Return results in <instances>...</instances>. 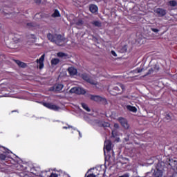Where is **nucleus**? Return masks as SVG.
Listing matches in <instances>:
<instances>
[{
    "mask_svg": "<svg viewBox=\"0 0 177 177\" xmlns=\"http://www.w3.org/2000/svg\"><path fill=\"white\" fill-rule=\"evenodd\" d=\"M101 127H104V128H107L110 127V123L104 122L102 124H100Z\"/></svg>",
    "mask_w": 177,
    "mask_h": 177,
    "instance_id": "28",
    "label": "nucleus"
},
{
    "mask_svg": "<svg viewBox=\"0 0 177 177\" xmlns=\"http://www.w3.org/2000/svg\"><path fill=\"white\" fill-rule=\"evenodd\" d=\"M35 3H41V0H35Z\"/></svg>",
    "mask_w": 177,
    "mask_h": 177,
    "instance_id": "41",
    "label": "nucleus"
},
{
    "mask_svg": "<svg viewBox=\"0 0 177 177\" xmlns=\"http://www.w3.org/2000/svg\"><path fill=\"white\" fill-rule=\"evenodd\" d=\"M68 128H72V129H74V131H75V128L71 127V126H68V127H64L63 129H68Z\"/></svg>",
    "mask_w": 177,
    "mask_h": 177,
    "instance_id": "37",
    "label": "nucleus"
},
{
    "mask_svg": "<svg viewBox=\"0 0 177 177\" xmlns=\"http://www.w3.org/2000/svg\"><path fill=\"white\" fill-rule=\"evenodd\" d=\"M171 118H172V116L171 113L166 114L165 120H167V121H171Z\"/></svg>",
    "mask_w": 177,
    "mask_h": 177,
    "instance_id": "27",
    "label": "nucleus"
},
{
    "mask_svg": "<svg viewBox=\"0 0 177 177\" xmlns=\"http://www.w3.org/2000/svg\"><path fill=\"white\" fill-rule=\"evenodd\" d=\"M79 132V135L80 136V138H82V136L81 135V132L80 131H77Z\"/></svg>",
    "mask_w": 177,
    "mask_h": 177,
    "instance_id": "43",
    "label": "nucleus"
},
{
    "mask_svg": "<svg viewBox=\"0 0 177 177\" xmlns=\"http://www.w3.org/2000/svg\"><path fill=\"white\" fill-rule=\"evenodd\" d=\"M136 73H142L143 71V68H138L137 69L135 70Z\"/></svg>",
    "mask_w": 177,
    "mask_h": 177,
    "instance_id": "34",
    "label": "nucleus"
},
{
    "mask_svg": "<svg viewBox=\"0 0 177 177\" xmlns=\"http://www.w3.org/2000/svg\"><path fill=\"white\" fill-rule=\"evenodd\" d=\"M83 80H84L85 81H87L88 82H89L90 84H91L92 85H97V82H95L93 80H91V79H89V77H88V76L86 75H83Z\"/></svg>",
    "mask_w": 177,
    "mask_h": 177,
    "instance_id": "14",
    "label": "nucleus"
},
{
    "mask_svg": "<svg viewBox=\"0 0 177 177\" xmlns=\"http://www.w3.org/2000/svg\"><path fill=\"white\" fill-rule=\"evenodd\" d=\"M91 24L95 26V27H102V22L100 21H93L91 22Z\"/></svg>",
    "mask_w": 177,
    "mask_h": 177,
    "instance_id": "20",
    "label": "nucleus"
},
{
    "mask_svg": "<svg viewBox=\"0 0 177 177\" xmlns=\"http://www.w3.org/2000/svg\"><path fill=\"white\" fill-rule=\"evenodd\" d=\"M68 71L70 75H75V74H77V70L74 67L68 68Z\"/></svg>",
    "mask_w": 177,
    "mask_h": 177,
    "instance_id": "16",
    "label": "nucleus"
},
{
    "mask_svg": "<svg viewBox=\"0 0 177 177\" xmlns=\"http://www.w3.org/2000/svg\"><path fill=\"white\" fill-rule=\"evenodd\" d=\"M151 31H153V32H158V29H157V28H151Z\"/></svg>",
    "mask_w": 177,
    "mask_h": 177,
    "instance_id": "39",
    "label": "nucleus"
},
{
    "mask_svg": "<svg viewBox=\"0 0 177 177\" xmlns=\"http://www.w3.org/2000/svg\"><path fill=\"white\" fill-rule=\"evenodd\" d=\"M59 176L60 177H70V176H68V174L63 173V172L59 174Z\"/></svg>",
    "mask_w": 177,
    "mask_h": 177,
    "instance_id": "32",
    "label": "nucleus"
},
{
    "mask_svg": "<svg viewBox=\"0 0 177 177\" xmlns=\"http://www.w3.org/2000/svg\"><path fill=\"white\" fill-rule=\"evenodd\" d=\"M111 53L113 56H114V57H117V53L114 50H111Z\"/></svg>",
    "mask_w": 177,
    "mask_h": 177,
    "instance_id": "36",
    "label": "nucleus"
},
{
    "mask_svg": "<svg viewBox=\"0 0 177 177\" xmlns=\"http://www.w3.org/2000/svg\"><path fill=\"white\" fill-rule=\"evenodd\" d=\"M45 59V53H44L39 59H37V63L39 64V68H44V60Z\"/></svg>",
    "mask_w": 177,
    "mask_h": 177,
    "instance_id": "8",
    "label": "nucleus"
},
{
    "mask_svg": "<svg viewBox=\"0 0 177 177\" xmlns=\"http://www.w3.org/2000/svg\"><path fill=\"white\" fill-rule=\"evenodd\" d=\"M126 107L129 111H131L132 113H136L138 111V109L133 106L127 105Z\"/></svg>",
    "mask_w": 177,
    "mask_h": 177,
    "instance_id": "18",
    "label": "nucleus"
},
{
    "mask_svg": "<svg viewBox=\"0 0 177 177\" xmlns=\"http://www.w3.org/2000/svg\"><path fill=\"white\" fill-rule=\"evenodd\" d=\"M57 55L58 57H67V55L64 53H58Z\"/></svg>",
    "mask_w": 177,
    "mask_h": 177,
    "instance_id": "26",
    "label": "nucleus"
},
{
    "mask_svg": "<svg viewBox=\"0 0 177 177\" xmlns=\"http://www.w3.org/2000/svg\"><path fill=\"white\" fill-rule=\"evenodd\" d=\"M169 165H170V167H171V168L174 169V172L177 174V161L172 160H169Z\"/></svg>",
    "mask_w": 177,
    "mask_h": 177,
    "instance_id": "10",
    "label": "nucleus"
},
{
    "mask_svg": "<svg viewBox=\"0 0 177 177\" xmlns=\"http://www.w3.org/2000/svg\"><path fill=\"white\" fill-rule=\"evenodd\" d=\"M35 19H42V13H37L35 15Z\"/></svg>",
    "mask_w": 177,
    "mask_h": 177,
    "instance_id": "30",
    "label": "nucleus"
},
{
    "mask_svg": "<svg viewBox=\"0 0 177 177\" xmlns=\"http://www.w3.org/2000/svg\"><path fill=\"white\" fill-rule=\"evenodd\" d=\"M160 165H161L158 163L156 169L153 170V177H162V167H160Z\"/></svg>",
    "mask_w": 177,
    "mask_h": 177,
    "instance_id": "2",
    "label": "nucleus"
},
{
    "mask_svg": "<svg viewBox=\"0 0 177 177\" xmlns=\"http://www.w3.org/2000/svg\"><path fill=\"white\" fill-rule=\"evenodd\" d=\"M112 147H113L111 146V142L109 140H106L104 142V153L105 156H106V151L107 152L110 151V150H111Z\"/></svg>",
    "mask_w": 177,
    "mask_h": 177,
    "instance_id": "6",
    "label": "nucleus"
},
{
    "mask_svg": "<svg viewBox=\"0 0 177 177\" xmlns=\"http://www.w3.org/2000/svg\"><path fill=\"white\" fill-rule=\"evenodd\" d=\"M112 135L113 136H115V133L114 132V131H112Z\"/></svg>",
    "mask_w": 177,
    "mask_h": 177,
    "instance_id": "42",
    "label": "nucleus"
},
{
    "mask_svg": "<svg viewBox=\"0 0 177 177\" xmlns=\"http://www.w3.org/2000/svg\"><path fill=\"white\" fill-rule=\"evenodd\" d=\"M154 12L155 13H157L160 17H162V16H165V15H167V11L162 8H157Z\"/></svg>",
    "mask_w": 177,
    "mask_h": 177,
    "instance_id": "9",
    "label": "nucleus"
},
{
    "mask_svg": "<svg viewBox=\"0 0 177 177\" xmlns=\"http://www.w3.org/2000/svg\"><path fill=\"white\" fill-rule=\"evenodd\" d=\"M91 100H93V102H102V103H107V100H106V98L103 97H100L99 95H90Z\"/></svg>",
    "mask_w": 177,
    "mask_h": 177,
    "instance_id": "4",
    "label": "nucleus"
},
{
    "mask_svg": "<svg viewBox=\"0 0 177 177\" xmlns=\"http://www.w3.org/2000/svg\"><path fill=\"white\" fill-rule=\"evenodd\" d=\"M26 26L29 30H37V28H39V25L37 24V23L35 22L28 23Z\"/></svg>",
    "mask_w": 177,
    "mask_h": 177,
    "instance_id": "7",
    "label": "nucleus"
},
{
    "mask_svg": "<svg viewBox=\"0 0 177 177\" xmlns=\"http://www.w3.org/2000/svg\"><path fill=\"white\" fill-rule=\"evenodd\" d=\"M71 93H76L77 95H85L86 91L81 87H73L70 90Z\"/></svg>",
    "mask_w": 177,
    "mask_h": 177,
    "instance_id": "3",
    "label": "nucleus"
},
{
    "mask_svg": "<svg viewBox=\"0 0 177 177\" xmlns=\"http://www.w3.org/2000/svg\"><path fill=\"white\" fill-rule=\"evenodd\" d=\"M12 39L15 44L20 42V37H15Z\"/></svg>",
    "mask_w": 177,
    "mask_h": 177,
    "instance_id": "31",
    "label": "nucleus"
},
{
    "mask_svg": "<svg viewBox=\"0 0 177 177\" xmlns=\"http://www.w3.org/2000/svg\"><path fill=\"white\" fill-rule=\"evenodd\" d=\"M59 62L60 60H59V59L55 58L51 60V64H53V66H56V64H59Z\"/></svg>",
    "mask_w": 177,
    "mask_h": 177,
    "instance_id": "21",
    "label": "nucleus"
},
{
    "mask_svg": "<svg viewBox=\"0 0 177 177\" xmlns=\"http://www.w3.org/2000/svg\"><path fill=\"white\" fill-rule=\"evenodd\" d=\"M47 38L49 41H51V42H55V44L59 46H62V45L64 44V39L60 35L53 36L52 34H48L47 35Z\"/></svg>",
    "mask_w": 177,
    "mask_h": 177,
    "instance_id": "1",
    "label": "nucleus"
},
{
    "mask_svg": "<svg viewBox=\"0 0 177 177\" xmlns=\"http://www.w3.org/2000/svg\"><path fill=\"white\" fill-rule=\"evenodd\" d=\"M64 87V86L62 84H55L53 86V91H54V92H60Z\"/></svg>",
    "mask_w": 177,
    "mask_h": 177,
    "instance_id": "12",
    "label": "nucleus"
},
{
    "mask_svg": "<svg viewBox=\"0 0 177 177\" xmlns=\"http://www.w3.org/2000/svg\"><path fill=\"white\" fill-rule=\"evenodd\" d=\"M41 104L43 106H45V102H41Z\"/></svg>",
    "mask_w": 177,
    "mask_h": 177,
    "instance_id": "44",
    "label": "nucleus"
},
{
    "mask_svg": "<svg viewBox=\"0 0 177 177\" xmlns=\"http://www.w3.org/2000/svg\"><path fill=\"white\" fill-rule=\"evenodd\" d=\"M60 174H57L56 173H53L50 174V177H60Z\"/></svg>",
    "mask_w": 177,
    "mask_h": 177,
    "instance_id": "33",
    "label": "nucleus"
},
{
    "mask_svg": "<svg viewBox=\"0 0 177 177\" xmlns=\"http://www.w3.org/2000/svg\"><path fill=\"white\" fill-rule=\"evenodd\" d=\"M53 17H60V12H59V10H55L54 11V13L52 15Z\"/></svg>",
    "mask_w": 177,
    "mask_h": 177,
    "instance_id": "22",
    "label": "nucleus"
},
{
    "mask_svg": "<svg viewBox=\"0 0 177 177\" xmlns=\"http://www.w3.org/2000/svg\"><path fill=\"white\" fill-rule=\"evenodd\" d=\"M30 171H31L32 174H33V175L38 176L39 173L37 171V168L32 167V169H30Z\"/></svg>",
    "mask_w": 177,
    "mask_h": 177,
    "instance_id": "25",
    "label": "nucleus"
},
{
    "mask_svg": "<svg viewBox=\"0 0 177 177\" xmlns=\"http://www.w3.org/2000/svg\"><path fill=\"white\" fill-rule=\"evenodd\" d=\"M124 85L121 84H118L116 86H114V90L117 91L118 92L120 91H124Z\"/></svg>",
    "mask_w": 177,
    "mask_h": 177,
    "instance_id": "17",
    "label": "nucleus"
},
{
    "mask_svg": "<svg viewBox=\"0 0 177 177\" xmlns=\"http://www.w3.org/2000/svg\"><path fill=\"white\" fill-rule=\"evenodd\" d=\"M17 111H12V113H16Z\"/></svg>",
    "mask_w": 177,
    "mask_h": 177,
    "instance_id": "45",
    "label": "nucleus"
},
{
    "mask_svg": "<svg viewBox=\"0 0 177 177\" xmlns=\"http://www.w3.org/2000/svg\"><path fill=\"white\" fill-rule=\"evenodd\" d=\"M45 106L47 107V109H50V110H54L55 111H58L59 110V106H56L55 104H45Z\"/></svg>",
    "mask_w": 177,
    "mask_h": 177,
    "instance_id": "11",
    "label": "nucleus"
},
{
    "mask_svg": "<svg viewBox=\"0 0 177 177\" xmlns=\"http://www.w3.org/2000/svg\"><path fill=\"white\" fill-rule=\"evenodd\" d=\"M84 23L82 22V20L81 19H75L73 21H71V24L74 25L75 24L76 26H82Z\"/></svg>",
    "mask_w": 177,
    "mask_h": 177,
    "instance_id": "13",
    "label": "nucleus"
},
{
    "mask_svg": "<svg viewBox=\"0 0 177 177\" xmlns=\"http://www.w3.org/2000/svg\"><path fill=\"white\" fill-rule=\"evenodd\" d=\"M168 4L169 5V6L175 7L177 5V2L175 0H172L169 1Z\"/></svg>",
    "mask_w": 177,
    "mask_h": 177,
    "instance_id": "23",
    "label": "nucleus"
},
{
    "mask_svg": "<svg viewBox=\"0 0 177 177\" xmlns=\"http://www.w3.org/2000/svg\"><path fill=\"white\" fill-rule=\"evenodd\" d=\"M114 128H115V129H118V128H120V125H119L118 124H117V123H115V124H114Z\"/></svg>",
    "mask_w": 177,
    "mask_h": 177,
    "instance_id": "38",
    "label": "nucleus"
},
{
    "mask_svg": "<svg viewBox=\"0 0 177 177\" xmlns=\"http://www.w3.org/2000/svg\"><path fill=\"white\" fill-rule=\"evenodd\" d=\"M97 10L98 8L96 5L90 6V11L91 12V13H96L97 12Z\"/></svg>",
    "mask_w": 177,
    "mask_h": 177,
    "instance_id": "19",
    "label": "nucleus"
},
{
    "mask_svg": "<svg viewBox=\"0 0 177 177\" xmlns=\"http://www.w3.org/2000/svg\"><path fill=\"white\" fill-rule=\"evenodd\" d=\"M0 160L1 161H4V160H6V155L3 153H0Z\"/></svg>",
    "mask_w": 177,
    "mask_h": 177,
    "instance_id": "29",
    "label": "nucleus"
},
{
    "mask_svg": "<svg viewBox=\"0 0 177 177\" xmlns=\"http://www.w3.org/2000/svg\"><path fill=\"white\" fill-rule=\"evenodd\" d=\"M154 71H158L160 70V66L156 64L153 68Z\"/></svg>",
    "mask_w": 177,
    "mask_h": 177,
    "instance_id": "35",
    "label": "nucleus"
},
{
    "mask_svg": "<svg viewBox=\"0 0 177 177\" xmlns=\"http://www.w3.org/2000/svg\"><path fill=\"white\" fill-rule=\"evenodd\" d=\"M82 106L84 110H86V111H91V109H89V107H88V105H86V104L82 103Z\"/></svg>",
    "mask_w": 177,
    "mask_h": 177,
    "instance_id": "24",
    "label": "nucleus"
},
{
    "mask_svg": "<svg viewBox=\"0 0 177 177\" xmlns=\"http://www.w3.org/2000/svg\"><path fill=\"white\" fill-rule=\"evenodd\" d=\"M118 120L121 124L122 127L124 128V129H129V124H128V121H127L125 118H119Z\"/></svg>",
    "mask_w": 177,
    "mask_h": 177,
    "instance_id": "5",
    "label": "nucleus"
},
{
    "mask_svg": "<svg viewBox=\"0 0 177 177\" xmlns=\"http://www.w3.org/2000/svg\"><path fill=\"white\" fill-rule=\"evenodd\" d=\"M32 39H33V40H32V41L35 42V35H32Z\"/></svg>",
    "mask_w": 177,
    "mask_h": 177,
    "instance_id": "40",
    "label": "nucleus"
},
{
    "mask_svg": "<svg viewBox=\"0 0 177 177\" xmlns=\"http://www.w3.org/2000/svg\"><path fill=\"white\" fill-rule=\"evenodd\" d=\"M15 63L17 64L19 67H21L22 68H26V67H27V64L22 62L20 60H15Z\"/></svg>",
    "mask_w": 177,
    "mask_h": 177,
    "instance_id": "15",
    "label": "nucleus"
}]
</instances>
